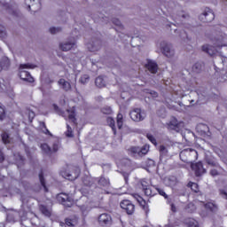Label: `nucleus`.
I'll return each instance as SVG.
<instances>
[{
  "label": "nucleus",
  "instance_id": "ddd939ff",
  "mask_svg": "<svg viewBox=\"0 0 227 227\" xmlns=\"http://www.w3.org/2000/svg\"><path fill=\"white\" fill-rule=\"evenodd\" d=\"M58 84L64 91H72V84L64 78L59 79Z\"/></svg>",
  "mask_w": 227,
  "mask_h": 227
},
{
  "label": "nucleus",
  "instance_id": "58836bf2",
  "mask_svg": "<svg viewBox=\"0 0 227 227\" xmlns=\"http://www.w3.org/2000/svg\"><path fill=\"white\" fill-rule=\"evenodd\" d=\"M75 224H77V221L76 220H72L70 218H67L66 219V225L67 226L74 227V226H75Z\"/></svg>",
  "mask_w": 227,
  "mask_h": 227
},
{
  "label": "nucleus",
  "instance_id": "72a5a7b5",
  "mask_svg": "<svg viewBox=\"0 0 227 227\" xmlns=\"http://www.w3.org/2000/svg\"><path fill=\"white\" fill-rule=\"evenodd\" d=\"M7 221L10 223H15V221H17V213H9L7 215Z\"/></svg>",
  "mask_w": 227,
  "mask_h": 227
},
{
  "label": "nucleus",
  "instance_id": "13d9d810",
  "mask_svg": "<svg viewBox=\"0 0 227 227\" xmlns=\"http://www.w3.org/2000/svg\"><path fill=\"white\" fill-rule=\"evenodd\" d=\"M169 182H172V184H176V177L175 176H170L168 177Z\"/></svg>",
  "mask_w": 227,
  "mask_h": 227
},
{
  "label": "nucleus",
  "instance_id": "680f3d73",
  "mask_svg": "<svg viewBox=\"0 0 227 227\" xmlns=\"http://www.w3.org/2000/svg\"><path fill=\"white\" fill-rule=\"evenodd\" d=\"M179 17H182V19H187L189 17L188 14H179Z\"/></svg>",
  "mask_w": 227,
  "mask_h": 227
},
{
  "label": "nucleus",
  "instance_id": "f3484780",
  "mask_svg": "<svg viewBox=\"0 0 227 227\" xmlns=\"http://www.w3.org/2000/svg\"><path fill=\"white\" fill-rule=\"evenodd\" d=\"M203 52H206V54H208L209 56H215V52L217 51L215 50V47L210 46L208 44H205L202 46Z\"/></svg>",
  "mask_w": 227,
  "mask_h": 227
},
{
  "label": "nucleus",
  "instance_id": "c756f323",
  "mask_svg": "<svg viewBox=\"0 0 227 227\" xmlns=\"http://www.w3.org/2000/svg\"><path fill=\"white\" fill-rule=\"evenodd\" d=\"M61 31H63V28H61V27H51L49 29L51 35H58V33H61Z\"/></svg>",
  "mask_w": 227,
  "mask_h": 227
},
{
  "label": "nucleus",
  "instance_id": "f704fd0d",
  "mask_svg": "<svg viewBox=\"0 0 227 227\" xmlns=\"http://www.w3.org/2000/svg\"><path fill=\"white\" fill-rule=\"evenodd\" d=\"M39 180H40L41 185H43L45 192H47L49 190H47V186L45 185V178H43V172H41L39 174Z\"/></svg>",
  "mask_w": 227,
  "mask_h": 227
},
{
  "label": "nucleus",
  "instance_id": "864d4df0",
  "mask_svg": "<svg viewBox=\"0 0 227 227\" xmlns=\"http://www.w3.org/2000/svg\"><path fill=\"white\" fill-rule=\"evenodd\" d=\"M4 162V153H3V149L0 150V164Z\"/></svg>",
  "mask_w": 227,
  "mask_h": 227
},
{
  "label": "nucleus",
  "instance_id": "bf43d9fd",
  "mask_svg": "<svg viewBox=\"0 0 227 227\" xmlns=\"http://www.w3.org/2000/svg\"><path fill=\"white\" fill-rule=\"evenodd\" d=\"M18 157L20 160V164H24V160H25L24 157H22V155H19Z\"/></svg>",
  "mask_w": 227,
  "mask_h": 227
},
{
  "label": "nucleus",
  "instance_id": "4d7b16f0",
  "mask_svg": "<svg viewBox=\"0 0 227 227\" xmlns=\"http://www.w3.org/2000/svg\"><path fill=\"white\" fill-rule=\"evenodd\" d=\"M122 176H124L125 182L128 183L129 182V173L122 172Z\"/></svg>",
  "mask_w": 227,
  "mask_h": 227
},
{
  "label": "nucleus",
  "instance_id": "6e6d98bb",
  "mask_svg": "<svg viewBox=\"0 0 227 227\" xmlns=\"http://www.w3.org/2000/svg\"><path fill=\"white\" fill-rule=\"evenodd\" d=\"M142 186H143L144 191H145V194L147 196H150V194H151L150 189H148L146 186H145L144 184H142Z\"/></svg>",
  "mask_w": 227,
  "mask_h": 227
},
{
  "label": "nucleus",
  "instance_id": "774afa93",
  "mask_svg": "<svg viewBox=\"0 0 227 227\" xmlns=\"http://www.w3.org/2000/svg\"><path fill=\"white\" fill-rule=\"evenodd\" d=\"M216 47H223V45H216Z\"/></svg>",
  "mask_w": 227,
  "mask_h": 227
},
{
  "label": "nucleus",
  "instance_id": "aec40b11",
  "mask_svg": "<svg viewBox=\"0 0 227 227\" xmlns=\"http://www.w3.org/2000/svg\"><path fill=\"white\" fill-rule=\"evenodd\" d=\"M82 182L83 185H85V187H91V185H93V184H95V178H93L90 176H84L82 178Z\"/></svg>",
  "mask_w": 227,
  "mask_h": 227
},
{
  "label": "nucleus",
  "instance_id": "1a4fd4ad",
  "mask_svg": "<svg viewBox=\"0 0 227 227\" xmlns=\"http://www.w3.org/2000/svg\"><path fill=\"white\" fill-rule=\"evenodd\" d=\"M88 49L90 52H97L102 49V40L94 38L88 44Z\"/></svg>",
  "mask_w": 227,
  "mask_h": 227
},
{
  "label": "nucleus",
  "instance_id": "8fccbe9b",
  "mask_svg": "<svg viewBox=\"0 0 227 227\" xmlns=\"http://www.w3.org/2000/svg\"><path fill=\"white\" fill-rule=\"evenodd\" d=\"M27 113H28V120L30 121H33V120L35 119V112L31 110H27Z\"/></svg>",
  "mask_w": 227,
  "mask_h": 227
},
{
  "label": "nucleus",
  "instance_id": "a18cd8bd",
  "mask_svg": "<svg viewBox=\"0 0 227 227\" xmlns=\"http://www.w3.org/2000/svg\"><path fill=\"white\" fill-rule=\"evenodd\" d=\"M191 189L192 191H193V192H200V188L198 187V184L196 183L192 184Z\"/></svg>",
  "mask_w": 227,
  "mask_h": 227
},
{
  "label": "nucleus",
  "instance_id": "20e7f679",
  "mask_svg": "<svg viewBox=\"0 0 227 227\" xmlns=\"http://www.w3.org/2000/svg\"><path fill=\"white\" fill-rule=\"evenodd\" d=\"M57 200L68 208L74 205V199L65 192L59 193L57 195Z\"/></svg>",
  "mask_w": 227,
  "mask_h": 227
},
{
  "label": "nucleus",
  "instance_id": "4be33fe9",
  "mask_svg": "<svg viewBox=\"0 0 227 227\" xmlns=\"http://www.w3.org/2000/svg\"><path fill=\"white\" fill-rule=\"evenodd\" d=\"M205 160L208 166H212L213 168H219V163L215 161L214 157L212 156H206Z\"/></svg>",
  "mask_w": 227,
  "mask_h": 227
},
{
  "label": "nucleus",
  "instance_id": "f257e3e1",
  "mask_svg": "<svg viewBox=\"0 0 227 227\" xmlns=\"http://www.w3.org/2000/svg\"><path fill=\"white\" fill-rule=\"evenodd\" d=\"M26 68H36V65L35 64H20L19 67V77L22 79V81H27V82H35V78L31 76V74L26 71Z\"/></svg>",
  "mask_w": 227,
  "mask_h": 227
},
{
  "label": "nucleus",
  "instance_id": "5fc2aeb1",
  "mask_svg": "<svg viewBox=\"0 0 227 227\" xmlns=\"http://www.w3.org/2000/svg\"><path fill=\"white\" fill-rule=\"evenodd\" d=\"M220 194L224 200H227V192L224 190H220Z\"/></svg>",
  "mask_w": 227,
  "mask_h": 227
},
{
  "label": "nucleus",
  "instance_id": "39448f33",
  "mask_svg": "<svg viewBox=\"0 0 227 227\" xmlns=\"http://www.w3.org/2000/svg\"><path fill=\"white\" fill-rule=\"evenodd\" d=\"M160 51L167 58H173L175 56V49H173V45L169 43L161 42Z\"/></svg>",
  "mask_w": 227,
  "mask_h": 227
},
{
  "label": "nucleus",
  "instance_id": "c85d7f7f",
  "mask_svg": "<svg viewBox=\"0 0 227 227\" xmlns=\"http://www.w3.org/2000/svg\"><path fill=\"white\" fill-rule=\"evenodd\" d=\"M205 208H207L210 212H217V206L211 202L205 204Z\"/></svg>",
  "mask_w": 227,
  "mask_h": 227
},
{
  "label": "nucleus",
  "instance_id": "338daca9",
  "mask_svg": "<svg viewBox=\"0 0 227 227\" xmlns=\"http://www.w3.org/2000/svg\"><path fill=\"white\" fill-rule=\"evenodd\" d=\"M52 82H54V81L51 80V81H50V83H52Z\"/></svg>",
  "mask_w": 227,
  "mask_h": 227
},
{
  "label": "nucleus",
  "instance_id": "a19ab883",
  "mask_svg": "<svg viewBox=\"0 0 227 227\" xmlns=\"http://www.w3.org/2000/svg\"><path fill=\"white\" fill-rule=\"evenodd\" d=\"M160 153L161 157H166V155H168V148H166V146H164V145H160Z\"/></svg>",
  "mask_w": 227,
  "mask_h": 227
},
{
  "label": "nucleus",
  "instance_id": "a211bd4d",
  "mask_svg": "<svg viewBox=\"0 0 227 227\" xmlns=\"http://www.w3.org/2000/svg\"><path fill=\"white\" fill-rule=\"evenodd\" d=\"M204 68L205 65L203 63L196 62L192 67V72H193V74H201Z\"/></svg>",
  "mask_w": 227,
  "mask_h": 227
},
{
  "label": "nucleus",
  "instance_id": "9b49d317",
  "mask_svg": "<svg viewBox=\"0 0 227 227\" xmlns=\"http://www.w3.org/2000/svg\"><path fill=\"white\" fill-rule=\"evenodd\" d=\"M191 168L193 171H195L196 176H201V175H205V173H207V169L203 168V163L201 161L192 164Z\"/></svg>",
  "mask_w": 227,
  "mask_h": 227
},
{
  "label": "nucleus",
  "instance_id": "4468645a",
  "mask_svg": "<svg viewBox=\"0 0 227 227\" xmlns=\"http://www.w3.org/2000/svg\"><path fill=\"white\" fill-rule=\"evenodd\" d=\"M74 45H75L74 42L67 41V42L59 43V49H60V51H63L64 52H67V51H71L72 49H74Z\"/></svg>",
  "mask_w": 227,
  "mask_h": 227
},
{
  "label": "nucleus",
  "instance_id": "c03bdc74",
  "mask_svg": "<svg viewBox=\"0 0 227 227\" xmlns=\"http://www.w3.org/2000/svg\"><path fill=\"white\" fill-rule=\"evenodd\" d=\"M6 118V112H4V108L0 106V121H3Z\"/></svg>",
  "mask_w": 227,
  "mask_h": 227
},
{
  "label": "nucleus",
  "instance_id": "473e14b6",
  "mask_svg": "<svg viewBox=\"0 0 227 227\" xmlns=\"http://www.w3.org/2000/svg\"><path fill=\"white\" fill-rule=\"evenodd\" d=\"M39 126L42 129L43 134H49L50 136H52V134L51 133V131H49V129H47V126L43 121H40Z\"/></svg>",
  "mask_w": 227,
  "mask_h": 227
},
{
  "label": "nucleus",
  "instance_id": "052dcab7",
  "mask_svg": "<svg viewBox=\"0 0 227 227\" xmlns=\"http://www.w3.org/2000/svg\"><path fill=\"white\" fill-rule=\"evenodd\" d=\"M171 210L173 212H176V207L175 206V204H171Z\"/></svg>",
  "mask_w": 227,
  "mask_h": 227
},
{
  "label": "nucleus",
  "instance_id": "5701e85b",
  "mask_svg": "<svg viewBox=\"0 0 227 227\" xmlns=\"http://www.w3.org/2000/svg\"><path fill=\"white\" fill-rule=\"evenodd\" d=\"M98 184L101 187H109V185H111V183L109 182V179H107L104 176H101V177L98 178Z\"/></svg>",
  "mask_w": 227,
  "mask_h": 227
},
{
  "label": "nucleus",
  "instance_id": "09e8293b",
  "mask_svg": "<svg viewBox=\"0 0 227 227\" xmlns=\"http://www.w3.org/2000/svg\"><path fill=\"white\" fill-rule=\"evenodd\" d=\"M157 192L160 195V196H164L165 200H168V194H166V192H164L162 189L160 188H158L157 189Z\"/></svg>",
  "mask_w": 227,
  "mask_h": 227
},
{
  "label": "nucleus",
  "instance_id": "7ed1b4c3",
  "mask_svg": "<svg viewBox=\"0 0 227 227\" xmlns=\"http://www.w3.org/2000/svg\"><path fill=\"white\" fill-rule=\"evenodd\" d=\"M60 175L67 180H77V178H79V175H81V169L75 167H67L66 170H62L60 172Z\"/></svg>",
  "mask_w": 227,
  "mask_h": 227
},
{
  "label": "nucleus",
  "instance_id": "4c0bfd02",
  "mask_svg": "<svg viewBox=\"0 0 227 227\" xmlns=\"http://www.w3.org/2000/svg\"><path fill=\"white\" fill-rule=\"evenodd\" d=\"M89 82H90V75L88 74H83L80 79V82L82 84H87Z\"/></svg>",
  "mask_w": 227,
  "mask_h": 227
},
{
  "label": "nucleus",
  "instance_id": "49530a36",
  "mask_svg": "<svg viewBox=\"0 0 227 227\" xmlns=\"http://www.w3.org/2000/svg\"><path fill=\"white\" fill-rule=\"evenodd\" d=\"M132 153H137L141 157V148L140 147H132L131 148Z\"/></svg>",
  "mask_w": 227,
  "mask_h": 227
},
{
  "label": "nucleus",
  "instance_id": "e2e57ef3",
  "mask_svg": "<svg viewBox=\"0 0 227 227\" xmlns=\"http://www.w3.org/2000/svg\"><path fill=\"white\" fill-rule=\"evenodd\" d=\"M151 95H153V97H157V92L153 91V92H151Z\"/></svg>",
  "mask_w": 227,
  "mask_h": 227
},
{
  "label": "nucleus",
  "instance_id": "69168bd1",
  "mask_svg": "<svg viewBox=\"0 0 227 227\" xmlns=\"http://www.w3.org/2000/svg\"><path fill=\"white\" fill-rule=\"evenodd\" d=\"M41 91H42L43 93H44V90H43V89H42V88H41Z\"/></svg>",
  "mask_w": 227,
  "mask_h": 227
},
{
  "label": "nucleus",
  "instance_id": "dca6fc26",
  "mask_svg": "<svg viewBox=\"0 0 227 227\" xmlns=\"http://www.w3.org/2000/svg\"><path fill=\"white\" fill-rule=\"evenodd\" d=\"M39 210L45 217H51L52 215V209L43 204L39 205Z\"/></svg>",
  "mask_w": 227,
  "mask_h": 227
},
{
  "label": "nucleus",
  "instance_id": "6ab92c4d",
  "mask_svg": "<svg viewBox=\"0 0 227 227\" xmlns=\"http://www.w3.org/2000/svg\"><path fill=\"white\" fill-rule=\"evenodd\" d=\"M11 65H12V62L10 61V59H8V57L2 58L0 61L1 70H8Z\"/></svg>",
  "mask_w": 227,
  "mask_h": 227
},
{
  "label": "nucleus",
  "instance_id": "bb28decb",
  "mask_svg": "<svg viewBox=\"0 0 227 227\" xmlns=\"http://www.w3.org/2000/svg\"><path fill=\"white\" fill-rule=\"evenodd\" d=\"M2 141L4 145H10V143H12V137H10L7 132H4L2 134Z\"/></svg>",
  "mask_w": 227,
  "mask_h": 227
},
{
  "label": "nucleus",
  "instance_id": "de8ad7c7",
  "mask_svg": "<svg viewBox=\"0 0 227 227\" xmlns=\"http://www.w3.org/2000/svg\"><path fill=\"white\" fill-rule=\"evenodd\" d=\"M147 138L149 139V141H151V143H153V145H157V140L154 137H153V135L147 134Z\"/></svg>",
  "mask_w": 227,
  "mask_h": 227
},
{
  "label": "nucleus",
  "instance_id": "37998d69",
  "mask_svg": "<svg viewBox=\"0 0 227 227\" xmlns=\"http://www.w3.org/2000/svg\"><path fill=\"white\" fill-rule=\"evenodd\" d=\"M188 227H198V221L190 219L188 222Z\"/></svg>",
  "mask_w": 227,
  "mask_h": 227
},
{
  "label": "nucleus",
  "instance_id": "6e6552de",
  "mask_svg": "<svg viewBox=\"0 0 227 227\" xmlns=\"http://www.w3.org/2000/svg\"><path fill=\"white\" fill-rule=\"evenodd\" d=\"M120 205L121 208H122L128 215H132L136 210V206H134V204H132L129 200H122Z\"/></svg>",
  "mask_w": 227,
  "mask_h": 227
},
{
  "label": "nucleus",
  "instance_id": "b1692460",
  "mask_svg": "<svg viewBox=\"0 0 227 227\" xmlns=\"http://www.w3.org/2000/svg\"><path fill=\"white\" fill-rule=\"evenodd\" d=\"M32 198L31 197H26L24 195H21L20 198V201L22 203V206L24 207V205H27V207H31V201H32Z\"/></svg>",
  "mask_w": 227,
  "mask_h": 227
},
{
  "label": "nucleus",
  "instance_id": "7c9ffc66",
  "mask_svg": "<svg viewBox=\"0 0 227 227\" xmlns=\"http://www.w3.org/2000/svg\"><path fill=\"white\" fill-rule=\"evenodd\" d=\"M117 127L119 129H121V127H123V114H117Z\"/></svg>",
  "mask_w": 227,
  "mask_h": 227
},
{
  "label": "nucleus",
  "instance_id": "f03ea898",
  "mask_svg": "<svg viewBox=\"0 0 227 227\" xmlns=\"http://www.w3.org/2000/svg\"><path fill=\"white\" fill-rule=\"evenodd\" d=\"M179 157L183 162H192L194 159H198V152L192 148L184 149L179 153Z\"/></svg>",
  "mask_w": 227,
  "mask_h": 227
},
{
  "label": "nucleus",
  "instance_id": "9d476101",
  "mask_svg": "<svg viewBox=\"0 0 227 227\" xmlns=\"http://www.w3.org/2000/svg\"><path fill=\"white\" fill-rule=\"evenodd\" d=\"M98 223L101 226H111L113 218L107 213L101 214L98 217Z\"/></svg>",
  "mask_w": 227,
  "mask_h": 227
},
{
  "label": "nucleus",
  "instance_id": "cd10ccee",
  "mask_svg": "<svg viewBox=\"0 0 227 227\" xmlns=\"http://www.w3.org/2000/svg\"><path fill=\"white\" fill-rule=\"evenodd\" d=\"M102 114H113V108L109 106H105L100 108Z\"/></svg>",
  "mask_w": 227,
  "mask_h": 227
},
{
  "label": "nucleus",
  "instance_id": "c9c22d12",
  "mask_svg": "<svg viewBox=\"0 0 227 227\" xmlns=\"http://www.w3.org/2000/svg\"><path fill=\"white\" fill-rule=\"evenodd\" d=\"M58 150H59V139H55L53 141V144H52L51 152L56 153V152H58Z\"/></svg>",
  "mask_w": 227,
  "mask_h": 227
},
{
  "label": "nucleus",
  "instance_id": "f8f14e48",
  "mask_svg": "<svg viewBox=\"0 0 227 227\" xmlns=\"http://www.w3.org/2000/svg\"><path fill=\"white\" fill-rule=\"evenodd\" d=\"M167 129L168 130H175V132H180V122L176 118L171 119V121L167 124Z\"/></svg>",
  "mask_w": 227,
  "mask_h": 227
},
{
  "label": "nucleus",
  "instance_id": "423d86ee",
  "mask_svg": "<svg viewBox=\"0 0 227 227\" xmlns=\"http://www.w3.org/2000/svg\"><path fill=\"white\" fill-rule=\"evenodd\" d=\"M199 19L201 22H212V20L215 19V15L210 8L206 7L203 13L200 15Z\"/></svg>",
  "mask_w": 227,
  "mask_h": 227
},
{
  "label": "nucleus",
  "instance_id": "0e129e2a",
  "mask_svg": "<svg viewBox=\"0 0 227 227\" xmlns=\"http://www.w3.org/2000/svg\"><path fill=\"white\" fill-rule=\"evenodd\" d=\"M27 10L31 11V5H27Z\"/></svg>",
  "mask_w": 227,
  "mask_h": 227
},
{
  "label": "nucleus",
  "instance_id": "603ef678",
  "mask_svg": "<svg viewBox=\"0 0 227 227\" xmlns=\"http://www.w3.org/2000/svg\"><path fill=\"white\" fill-rule=\"evenodd\" d=\"M68 120H71L73 123L75 122V114H74V112L68 114Z\"/></svg>",
  "mask_w": 227,
  "mask_h": 227
},
{
  "label": "nucleus",
  "instance_id": "ea45409f",
  "mask_svg": "<svg viewBox=\"0 0 227 227\" xmlns=\"http://www.w3.org/2000/svg\"><path fill=\"white\" fill-rule=\"evenodd\" d=\"M67 130L66 131L67 137H74V131L72 130V127L70 125H67Z\"/></svg>",
  "mask_w": 227,
  "mask_h": 227
},
{
  "label": "nucleus",
  "instance_id": "2eb2a0df",
  "mask_svg": "<svg viewBox=\"0 0 227 227\" xmlns=\"http://www.w3.org/2000/svg\"><path fill=\"white\" fill-rule=\"evenodd\" d=\"M145 67L151 74H157V71L159 70V66L153 60H148Z\"/></svg>",
  "mask_w": 227,
  "mask_h": 227
},
{
  "label": "nucleus",
  "instance_id": "2f4dec72",
  "mask_svg": "<svg viewBox=\"0 0 227 227\" xmlns=\"http://www.w3.org/2000/svg\"><path fill=\"white\" fill-rule=\"evenodd\" d=\"M112 24L119 27V29H124L123 25L121 24V21H120L117 18L112 19Z\"/></svg>",
  "mask_w": 227,
  "mask_h": 227
},
{
  "label": "nucleus",
  "instance_id": "0eeeda50",
  "mask_svg": "<svg viewBox=\"0 0 227 227\" xmlns=\"http://www.w3.org/2000/svg\"><path fill=\"white\" fill-rule=\"evenodd\" d=\"M129 116L133 121H143L146 118V114L143 113L140 108H135L129 112Z\"/></svg>",
  "mask_w": 227,
  "mask_h": 227
},
{
  "label": "nucleus",
  "instance_id": "3c124183",
  "mask_svg": "<svg viewBox=\"0 0 227 227\" xmlns=\"http://www.w3.org/2000/svg\"><path fill=\"white\" fill-rule=\"evenodd\" d=\"M210 175L211 176H219V171H217L215 168H213L210 170Z\"/></svg>",
  "mask_w": 227,
  "mask_h": 227
},
{
  "label": "nucleus",
  "instance_id": "79ce46f5",
  "mask_svg": "<svg viewBox=\"0 0 227 227\" xmlns=\"http://www.w3.org/2000/svg\"><path fill=\"white\" fill-rule=\"evenodd\" d=\"M0 38H6V28L0 25Z\"/></svg>",
  "mask_w": 227,
  "mask_h": 227
},
{
  "label": "nucleus",
  "instance_id": "412c9836",
  "mask_svg": "<svg viewBox=\"0 0 227 227\" xmlns=\"http://www.w3.org/2000/svg\"><path fill=\"white\" fill-rule=\"evenodd\" d=\"M95 84L98 88H106V79H104V76H98L95 81Z\"/></svg>",
  "mask_w": 227,
  "mask_h": 227
},
{
  "label": "nucleus",
  "instance_id": "393cba45",
  "mask_svg": "<svg viewBox=\"0 0 227 227\" xmlns=\"http://www.w3.org/2000/svg\"><path fill=\"white\" fill-rule=\"evenodd\" d=\"M107 124L109 125V127H111L113 132L114 135H116V125L114 122V119H113L112 117H108L106 119Z\"/></svg>",
  "mask_w": 227,
  "mask_h": 227
},
{
  "label": "nucleus",
  "instance_id": "a878e982",
  "mask_svg": "<svg viewBox=\"0 0 227 227\" xmlns=\"http://www.w3.org/2000/svg\"><path fill=\"white\" fill-rule=\"evenodd\" d=\"M41 148H42L43 152H44V153H46V155H52V149L51 148V146H49V145L42 144Z\"/></svg>",
  "mask_w": 227,
  "mask_h": 227
},
{
  "label": "nucleus",
  "instance_id": "e433bc0d",
  "mask_svg": "<svg viewBox=\"0 0 227 227\" xmlns=\"http://www.w3.org/2000/svg\"><path fill=\"white\" fill-rule=\"evenodd\" d=\"M148 150H150L148 145H144L142 148H140V157L146 155L148 153Z\"/></svg>",
  "mask_w": 227,
  "mask_h": 227
}]
</instances>
